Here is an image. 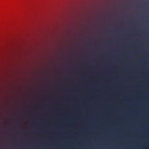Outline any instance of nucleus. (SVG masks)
<instances>
[{
    "instance_id": "obj_1",
    "label": "nucleus",
    "mask_w": 149,
    "mask_h": 149,
    "mask_svg": "<svg viewBox=\"0 0 149 149\" xmlns=\"http://www.w3.org/2000/svg\"><path fill=\"white\" fill-rule=\"evenodd\" d=\"M36 127L38 128H40V127H41V126H40V124H37V125H36Z\"/></svg>"
},
{
    "instance_id": "obj_2",
    "label": "nucleus",
    "mask_w": 149,
    "mask_h": 149,
    "mask_svg": "<svg viewBox=\"0 0 149 149\" xmlns=\"http://www.w3.org/2000/svg\"><path fill=\"white\" fill-rule=\"evenodd\" d=\"M35 108L38 109H39L40 108V106L38 105L37 106L35 107Z\"/></svg>"
},
{
    "instance_id": "obj_3",
    "label": "nucleus",
    "mask_w": 149,
    "mask_h": 149,
    "mask_svg": "<svg viewBox=\"0 0 149 149\" xmlns=\"http://www.w3.org/2000/svg\"><path fill=\"white\" fill-rule=\"evenodd\" d=\"M48 65V61H47V65ZM47 74H48V69L47 68ZM47 80H48V77H47ZM48 80H47V81Z\"/></svg>"
},
{
    "instance_id": "obj_4",
    "label": "nucleus",
    "mask_w": 149,
    "mask_h": 149,
    "mask_svg": "<svg viewBox=\"0 0 149 149\" xmlns=\"http://www.w3.org/2000/svg\"><path fill=\"white\" fill-rule=\"evenodd\" d=\"M44 149H47V147H44Z\"/></svg>"
},
{
    "instance_id": "obj_5",
    "label": "nucleus",
    "mask_w": 149,
    "mask_h": 149,
    "mask_svg": "<svg viewBox=\"0 0 149 149\" xmlns=\"http://www.w3.org/2000/svg\"><path fill=\"white\" fill-rule=\"evenodd\" d=\"M47 123H48V120H47ZM48 145V144H47V146Z\"/></svg>"
},
{
    "instance_id": "obj_6",
    "label": "nucleus",
    "mask_w": 149,
    "mask_h": 149,
    "mask_svg": "<svg viewBox=\"0 0 149 149\" xmlns=\"http://www.w3.org/2000/svg\"><path fill=\"white\" fill-rule=\"evenodd\" d=\"M47 95L48 94V93H47Z\"/></svg>"
}]
</instances>
